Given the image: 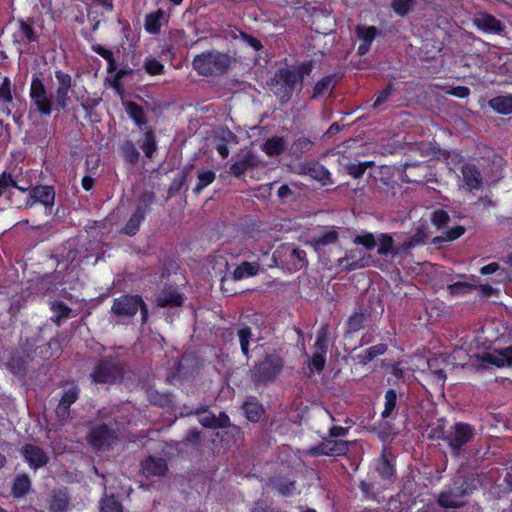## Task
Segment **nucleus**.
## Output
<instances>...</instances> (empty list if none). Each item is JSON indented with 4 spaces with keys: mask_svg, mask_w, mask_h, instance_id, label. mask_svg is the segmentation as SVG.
Here are the masks:
<instances>
[{
    "mask_svg": "<svg viewBox=\"0 0 512 512\" xmlns=\"http://www.w3.org/2000/svg\"><path fill=\"white\" fill-rule=\"evenodd\" d=\"M367 168L366 163H350L346 166L347 172L354 178H360Z\"/></svg>",
    "mask_w": 512,
    "mask_h": 512,
    "instance_id": "5fc2aeb1",
    "label": "nucleus"
},
{
    "mask_svg": "<svg viewBox=\"0 0 512 512\" xmlns=\"http://www.w3.org/2000/svg\"><path fill=\"white\" fill-rule=\"evenodd\" d=\"M29 97L31 101L30 115L37 112L42 116H50L53 111V95L48 92L40 77L34 75L31 80Z\"/></svg>",
    "mask_w": 512,
    "mask_h": 512,
    "instance_id": "f03ea898",
    "label": "nucleus"
},
{
    "mask_svg": "<svg viewBox=\"0 0 512 512\" xmlns=\"http://www.w3.org/2000/svg\"><path fill=\"white\" fill-rule=\"evenodd\" d=\"M386 351V346L384 344H377L375 346L369 347L365 349L358 355L359 362L362 364H367L372 361L375 357L384 354Z\"/></svg>",
    "mask_w": 512,
    "mask_h": 512,
    "instance_id": "7c9ffc66",
    "label": "nucleus"
},
{
    "mask_svg": "<svg viewBox=\"0 0 512 512\" xmlns=\"http://www.w3.org/2000/svg\"><path fill=\"white\" fill-rule=\"evenodd\" d=\"M357 245L364 246L367 250H372L377 245V239L372 233H363L355 237L354 241Z\"/></svg>",
    "mask_w": 512,
    "mask_h": 512,
    "instance_id": "a18cd8bd",
    "label": "nucleus"
},
{
    "mask_svg": "<svg viewBox=\"0 0 512 512\" xmlns=\"http://www.w3.org/2000/svg\"><path fill=\"white\" fill-rule=\"evenodd\" d=\"M30 489V480L27 476L21 475L15 479L12 493L15 497H22Z\"/></svg>",
    "mask_w": 512,
    "mask_h": 512,
    "instance_id": "c9c22d12",
    "label": "nucleus"
},
{
    "mask_svg": "<svg viewBox=\"0 0 512 512\" xmlns=\"http://www.w3.org/2000/svg\"><path fill=\"white\" fill-rule=\"evenodd\" d=\"M467 494V490H449L439 495L438 503L443 508H457L463 504L462 497Z\"/></svg>",
    "mask_w": 512,
    "mask_h": 512,
    "instance_id": "aec40b11",
    "label": "nucleus"
},
{
    "mask_svg": "<svg viewBox=\"0 0 512 512\" xmlns=\"http://www.w3.org/2000/svg\"><path fill=\"white\" fill-rule=\"evenodd\" d=\"M414 0H393L392 8L400 16L406 15L413 6Z\"/></svg>",
    "mask_w": 512,
    "mask_h": 512,
    "instance_id": "603ef678",
    "label": "nucleus"
},
{
    "mask_svg": "<svg viewBox=\"0 0 512 512\" xmlns=\"http://www.w3.org/2000/svg\"><path fill=\"white\" fill-rule=\"evenodd\" d=\"M21 453L32 468H39L47 463V456L37 446L27 444L22 447Z\"/></svg>",
    "mask_w": 512,
    "mask_h": 512,
    "instance_id": "f3484780",
    "label": "nucleus"
},
{
    "mask_svg": "<svg viewBox=\"0 0 512 512\" xmlns=\"http://www.w3.org/2000/svg\"><path fill=\"white\" fill-rule=\"evenodd\" d=\"M12 101L11 81L5 77L0 86V113L10 115Z\"/></svg>",
    "mask_w": 512,
    "mask_h": 512,
    "instance_id": "b1692460",
    "label": "nucleus"
},
{
    "mask_svg": "<svg viewBox=\"0 0 512 512\" xmlns=\"http://www.w3.org/2000/svg\"><path fill=\"white\" fill-rule=\"evenodd\" d=\"M377 471L379 472V474L384 477V478H389L393 475L394 471H393V467L390 465V463L385 460V459H382L378 466H377Z\"/></svg>",
    "mask_w": 512,
    "mask_h": 512,
    "instance_id": "4d7b16f0",
    "label": "nucleus"
},
{
    "mask_svg": "<svg viewBox=\"0 0 512 512\" xmlns=\"http://www.w3.org/2000/svg\"><path fill=\"white\" fill-rule=\"evenodd\" d=\"M311 71V63H304L297 69L292 70L280 69L274 77L273 92L281 99H289L296 85L301 83L304 76L310 74Z\"/></svg>",
    "mask_w": 512,
    "mask_h": 512,
    "instance_id": "f257e3e1",
    "label": "nucleus"
},
{
    "mask_svg": "<svg viewBox=\"0 0 512 512\" xmlns=\"http://www.w3.org/2000/svg\"><path fill=\"white\" fill-rule=\"evenodd\" d=\"M16 186V181L11 177V175L3 173L0 176V196L7 195L9 197L11 195V189Z\"/></svg>",
    "mask_w": 512,
    "mask_h": 512,
    "instance_id": "09e8293b",
    "label": "nucleus"
},
{
    "mask_svg": "<svg viewBox=\"0 0 512 512\" xmlns=\"http://www.w3.org/2000/svg\"><path fill=\"white\" fill-rule=\"evenodd\" d=\"M350 442L338 439H328L320 443L318 452L327 456L344 455L349 450Z\"/></svg>",
    "mask_w": 512,
    "mask_h": 512,
    "instance_id": "dca6fc26",
    "label": "nucleus"
},
{
    "mask_svg": "<svg viewBox=\"0 0 512 512\" xmlns=\"http://www.w3.org/2000/svg\"><path fill=\"white\" fill-rule=\"evenodd\" d=\"M259 269L260 266L256 262H243L234 269L232 279L240 281L242 279L255 276L258 274Z\"/></svg>",
    "mask_w": 512,
    "mask_h": 512,
    "instance_id": "a878e982",
    "label": "nucleus"
},
{
    "mask_svg": "<svg viewBox=\"0 0 512 512\" xmlns=\"http://www.w3.org/2000/svg\"><path fill=\"white\" fill-rule=\"evenodd\" d=\"M489 106L499 114H512V95L494 97L489 101Z\"/></svg>",
    "mask_w": 512,
    "mask_h": 512,
    "instance_id": "bb28decb",
    "label": "nucleus"
},
{
    "mask_svg": "<svg viewBox=\"0 0 512 512\" xmlns=\"http://www.w3.org/2000/svg\"><path fill=\"white\" fill-rule=\"evenodd\" d=\"M397 395L395 390L389 389L385 394L384 410L382 412L383 418H388L396 406Z\"/></svg>",
    "mask_w": 512,
    "mask_h": 512,
    "instance_id": "37998d69",
    "label": "nucleus"
},
{
    "mask_svg": "<svg viewBox=\"0 0 512 512\" xmlns=\"http://www.w3.org/2000/svg\"><path fill=\"white\" fill-rule=\"evenodd\" d=\"M95 51L101 55L104 59L108 60L110 63H112L113 61V52L108 50V49H105L103 47H98L97 49H95Z\"/></svg>",
    "mask_w": 512,
    "mask_h": 512,
    "instance_id": "338daca9",
    "label": "nucleus"
},
{
    "mask_svg": "<svg viewBox=\"0 0 512 512\" xmlns=\"http://www.w3.org/2000/svg\"><path fill=\"white\" fill-rule=\"evenodd\" d=\"M122 104L126 113L138 126L144 125L146 123L142 107L131 101H123Z\"/></svg>",
    "mask_w": 512,
    "mask_h": 512,
    "instance_id": "c85d7f7f",
    "label": "nucleus"
},
{
    "mask_svg": "<svg viewBox=\"0 0 512 512\" xmlns=\"http://www.w3.org/2000/svg\"><path fill=\"white\" fill-rule=\"evenodd\" d=\"M272 485L283 496L293 495L296 491L295 483L290 480H274Z\"/></svg>",
    "mask_w": 512,
    "mask_h": 512,
    "instance_id": "4c0bfd02",
    "label": "nucleus"
},
{
    "mask_svg": "<svg viewBox=\"0 0 512 512\" xmlns=\"http://www.w3.org/2000/svg\"><path fill=\"white\" fill-rule=\"evenodd\" d=\"M144 211L142 208H138L131 216L129 221L127 222L126 226L124 227V233L127 235H134L137 230L139 229V226L141 222L144 220Z\"/></svg>",
    "mask_w": 512,
    "mask_h": 512,
    "instance_id": "2f4dec72",
    "label": "nucleus"
},
{
    "mask_svg": "<svg viewBox=\"0 0 512 512\" xmlns=\"http://www.w3.org/2000/svg\"><path fill=\"white\" fill-rule=\"evenodd\" d=\"M140 310L142 320L145 321L148 316L146 306L139 296L125 295L114 300L111 307L112 315L117 322L124 323L133 317Z\"/></svg>",
    "mask_w": 512,
    "mask_h": 512,
    "instance_id": "20e7f679",
    "label": "nucleus"
},
{
    "mask_svg": "<svg viewBox=\"0 0 512 512\" xmlns=\"http://www.w3.org/2000/svg\"><path fill=\"white\" fill-rule=\"evenodd\" d=\"M141 148L147 157L152 156V154L154 153V151L156 149L155 141H154L152 134H150V133L145 134Z\"/></svg>",
    "mask_w": 512,
    "mask_h": 512,
    "instance_id": "864d4df0",
    "label": "nucleus"
},
{
    "mask_svg": "<svg viewBox=\"0 0 512 512\" xmlns=\"http://www.w3.org/2000/svg\"><path fill=\"white\" fill-rule=\"evenodd\" d=\"M333 79L330 76H326L318 81L314 87L313 97H318L329 91L332 87Z\"/></svg>",
    "mask_w": 512,
    "mask_h": 512,
    "instance_id": "3c124183",
    "label": "nucleus"
},
{
    "mask_svg": "<svg viewBox=\"0 0 512 512\" xmlns=\"http://www.w3.org/2000/svg\"><path fill=\"white\" fill-rule=\"evenodd\" d=\"M356 34L361 44L358 47V54H366L370 46L377 35V29L374 26H358L356 28Z\"/></svg>",
    "mask_w": 512,
    "mask_h": 512,
    "instance_id": "a211bd4d",
    "label": "nucleus"
},
{
    "mask_svg": "<svg viewBox=\"0 0 512 512\" xmlns=\"http://www.w3.org/2000/svg\"><path fill=\"white\" fill-rule=\"evenodd\" d=\"M464 232H465L464 227L457 226V227L452 228L446 232L445 239L448 241L455 240V239L459 238L460 236H462L464 234Z\"/></svg>",
    "mask_w": 512,
    "mask_h": 512,
    "instance_id": "052dcab7",
    "label": "nucleus"
},
{
    "mask_svg": "<svg viewBox=\"0 0 512 512\" xmlns=\"http://www.w3.org/2000/svg\"><path fill=\"white\" fill-rule=\"evenodd\" d=\"M116 435L106 425H101L94 428L89 436L91 445L95 449H101L110 446L115 440Z\"/></svg>",
    "mask_w": 512,
    "mask_h": 512,
    "instance_id": "f8f14e48",
    "label": "nucleus"
},
{
    "mask_svg": "<svg viewBox=\"0 0 512 512\" xmlns=\"http://www.w3.org/2000/svg\"><path fill=\"white\" fill-rule=\"evenodd\" d=\"M291 190L288 185H281L278 189V196L280 198H286L291 195Z\"/></svg>",
    "mask_w": 512,
    "mask_h": 512,
    "instance_id": "774afa93",
    "label": "nucleus"
},
{
    "mask_svg": "<svg viewBox=\"0 0 512 512\" xmlns=\"http://www.w3.org/2000/svg\"><path fill=\"white\" fill-rule=\"evenodd\" d=\"M167 21L166 13L159 9L146 16L145 28L150 34H158L161 26Z\"/></svg>",
    "mask_w": 512,
    "mask_h": 512,
    "instance_id": "393cba45",
    "label": "nucleus"
},
{
    "mask_svg": "<svg viewBox=\"0 0 512 512\" xmlns=\"http://www.w3.org/2000/svg\"><path fill=\"white\" fill-rule=\"evenodd\" d=\"M474 435L473 428L467 423H456L445 434L444 439L453 450L467 444Z\"/></svg>",
    "mask_w": 512,
    "mask_h": 512,
    "instance_id": "6e6552de",
    "label": "nucleus"
},
{
    "mask_svg": "<svg viewBox=\"0 0 512 512\" xmlns=\"http://www.w3.org/2000/svg\"><path fill=\"white\" fill-rule=\"evenodd\" d=\"M280 253L287 257L289 270L297 271L307 265L306 253L301 249L285 246Z\"/></svg>",
    "mask_w": 512,
    "mask_h": 512,
    "instance_id": "2eb2a0df",
    "label": "nucleus"
},
{
    "mask_svg": "<svg viewBox=\"0 0 512 512\" xmlns=\"http://www.w3.org/2000/svg\"><path fill=\"white\" fill-rule=\"evenodd\" d=\"M482 359L499 368L510 367L512 366V347L487 352Z\"/></svg>",
    "mask_w": 512,
    "mask_h": 512,
    "instance_id": "ddd939ff",
    "label": "nucleus"
},
{
    "mask_svg": "<svg viewBox=\"0 0 512 512\" xmlns=\"http://www.w3.org/2000/svg\"><path fill=\"white\" fill-rule=\"evenodd\" d=\"M473 22L478 29L484 32L500 33L503 31V25L501 21L488 13H477L473 18Z\"/></svg>",
    "mask_w": 512,
    "mask_h": 512,
    "instance_id": "4468645a",
    "label": "nucleus"
},
{
    "mask_svg": "<svg viewBox=\"0 0 512 512\" xmlns=\"http://www.w3.org/2000/svg\"><path fill=\"white\" fill-rule=\"evenodd\" d=\"M378 244V254L379 255H386L393 250V238L389 234H381L379 238L377 239Z\"/></svg>",
    "mask_w": 512,
    "mask_h": 512,
    "instance_id": "ea45409f",
    "label": "nucleus"
},
{
    "mask_svg": "<svg viewBox=\"0 0 512 512\" xmlns=\"http://www.w3.org/2000/svg\"><path fill=\"white\" fill-rule=\"evenodd\" d=\"M354 252H355L354 250H351L345 256V258H343L341 260L340 264L345 266V267H347L350 270L364 267L367 264V259L361 258V259H358V260H354V257H355Z\"/></svg>",
    "mask_w": 512,
    "mask_h": 512,
    "instance_id": "79ce46f5",
    "label": "nucleus"
},
{
    "mask_svg": "<svg viewBox=\"0 0 512 512\" xmlns=\"http://www.w3.org/2000/svg\"><path fill=\"white\" fill-rule=\"evenodd\" d=\"M293 172L299 175H308L322 185L332 184L330 172L317 162L300 163L293 168Z\"/></svg>",
    "mask_w": 512,
    "mask_h": 512,
    "instance_id": "1a4fd4ad",
    "label": "nucleus"
},
{
    "mask_svg": "<svg viewBox=\"0 0 512 512\" xmlns=\"http://www.w3.org/2000/svg\"><path fill=\"white\" fill-rule=\"evenodd\" d=\"M215 173L212 170H200L197 173V185L194 189L195 193H200L205 187L215 180Z\"/></svg>",
    "mask_w": 512,
    "mask_h": 512,
    "instance_id": "72a5a7b5",
    "label": "nucleus"
},
{
    "mask_svg": "<svg viewBox=\"0 0 512 512\" xmlns=\"http://www.w3.org/2000/svg\"><path fill=\"white\" fill-rule=\"evenodd\" d=\"M29 199L26 205L32 207L36 203H41L46 207H51L54 204L55 192L50 186H37L30 190Z\"/></svg>",
    "mask_w": 512,
    "mask_h": 512,
    "instance_id": "9b49d317",
    "label": "nucleus"
},
{
    "mask_svg": "<svg viewBox=\"0 0 512 512\" xmlns=\"http://www.w3.org/2000/svg\"><path fill=\"white\" fill-rule=\"evenodd\" d=\"M227 421V416H224L223 420H219L214 415H211L210 413L207 412H204L199 418V422L206 427L223 426Z\"/></svg>",
    "mask_w": 512,
    "mask_h": 512,
    "instance_id": "8fccbe9b",
    "label": "nucleus"
},
{
    "mask_svg": "<svg viewBox=\"0 0 512 512\" xmlns=\"http://www.w3.org/2000/svg\"><path fill=\"white\" fill-rule=\"evenodd\" d=\"M251 163V157L245 156L244 158L236 161L234 164L230 167V172L235 176L242 175L250 166Z\"/></svg>",
    "mask_w": 512,
    "mask_h": 512,
    "instance_id": "de8ad7c7",
    "label": "nucleus"
},
{
    "mask_svg": "<svg viewBox=\"0 0 512 512\" xmlns=\"http://www.w3.org/2000/svg\"><path fill=\"white\" fill-rule=\"evenodd\" d=\"M79 390L76 387L69 388L64 392L58 406L56 413L60 419H65L69 414V407L78 399Z\"/></svg>",
    "mask_w": 512,
    "mask_h": 512,
    "instance_id": "412c9836",
    "label": "nucleus"
},
{
    "mask_svg": "<svg viewBox=\"0 0 512 512\" xmlns=\"http://www.w3.org/2000/svg\"><path fill=\"white\" fill-rule=\"evenodd\" d=\"M471 289V286L466 283H454L448 286V291L451 295H458L465 293Z\"/></svg>",
    "mask_w": 512,
    "mask_h": 512,
    "instance_id": "bf43d9fd",
    "label": "nucleus"
},
{
    "mask_svg": "<svg viewBox=\"0 0 512 512\" xmlns=\"http://www.w3.org/2000/svg\"><path fill=\"white\" fill-rule=\"evenodd\" d=\"M431 219L434 225L441 227L447 223L449 216L444 210H436L432 213Z\"/></svg>",
    "mask_w": 512,
    "mask_h": 512,
    "instance_id": "6e6d98bb",
    "label": "nucleus"
},
{
    "mask_svg": "<svg viewBox=\"0 0 512 512\" xmlns=\"http://www.w3.org/2000/svg\"><path fill=\"white\" fill-rule=\"evenodd\" d=\"M15 39L21 43L32 42L36 40V34L29 24L24 21H20L19 30L15 34Z\"/></svg>",
    "mask_w": 512,
    "mask_h": 512,
    "instance_id": "c756f323",
    "label": "nucleus"
},
{
    "mask_svg": "<svg viewBox=\"0 0 512 512\" xmlns=\"http://www.w3.org/2000/svg\"><path fill=\"white\" fill-rule=\"evenodd\" d=\"M142 471L146 476H162L167 471V464L162 458L148 457L142 463Z\"/></svg>",
    "mask_w": 512,
    "mask_h": 512,
    "instance_id": "4be33fe9",
    "label": "nucleus"
},
{
    "mask_svg": "<svg viewBox=\"0 0 512 512\" xmlns=\"http://www.w3.org/2000/svg\"><path fill=\"white\" fill-rule=\"evenodd\" d=\"M238 338L240 342L241 351L245 356H248L249 343L252 339V331L250 328L245 327L238 330Z\"/></svg>",
    "mask_w": 512,
    "mask_h": 512,
    "instance_id": "c03bdc74",
    "label": "nucleus"
},
{
    "mask_svg": "<svg viewBox=\"0 0 512 512\" xmlns=\"http://www.w3.org/2000/svg\"><path fill=\"white\" fill-rule=\"evenodd\" d=\"M428 372L430 373L433 381L439 386H443L446 380L445 373V360L442 357L430 358L427 361Z\"/></svg>",
    "mask_w": 512,
    "mask_h": 512,
    "instance_id": "6ab92c4d",
    "label": "nucleus"
},
{
    "mask_svg": "<svg viewBox=\"0 0 512 512\" xmlns=\"http://www.w3.org/2000/svg\"><path fill=\"white\" fill-rule=\"evenodd\" d=\"M122 371V366L118 360H103L94 368L91 378L95 383H114L122 376Z\"/></svg>",
    "mask_w": 512,
    "mask_h": 512,
    "instance_id": "0eeeda50",
    "label": "nucleus"
},
{
    "mask_svg": "<svg viewBox=\"0 0 512 512\" xmlns=\"http://www.w3.org/2000/svg\"><path fill=\"white\" fill-rule=\"evenodd\" d=\"M246 417L250 421H258L262 414V408L257 402L247 401L243 406Z\"/></svg>",
    "mask_w": 512,
    "mask_h": 512,
    "instance_id": "58836bf2",
    "label": "nucleus"
},
{
    "mask_svg": "<svg viewBox=\"0 0 512 512\" xmlns=\"http://www.w3.org/2000/svg\"><path fill=\"white\" fill-rule=\"evenodd\" d=\"M51 309L54 312L52 320L58 324L62 319L68 318L71 312V309L62 302H53L51 305Z\"/></svg>",
    "mask_w": 512,
    "mask_h": 512,
    "instance_id": "a19ab883",
    "label": "nucleus"
},
{
    "mask_svg": "<svg viewBox=\"0 0 512 512\" xmlns=\"http://www.w3.org/2000/svg\"><path fill=\"white\" fill-rule=\"evenodd\" d=\"M312 147V142L307 138H300L293 144L295 153H304Z\"/></svg>",
    "mask_w": 512,
    "mask_h": 512,
    "instance_id": "13d9d810",
    "label": "nucleus"
},
{
    "mask_svg": "<svg viewBox=\"0 0 512 512\" xmlns=\"http://www.w3.org/2000/svg\"><path fill=\"white\" fill-rule=\"evenodd\" d=\"M338 240V233L336 230H329L326 233L320 235L319 237L315 238L313 240V246L316 250L320 249L321 247L333 244Z\"/></svg>",
    "mask_w": 512,
    "mask_h": 512,
    "instance_id": "e433bc0d",
    "label": "nucleus"
},
{
    "mask_svg": "<svg viewBox=\"0 0 512 512\" xmlns=\"http://www.w3.org/2000/svg\"><path fill=\"white\" fill-rule=\"evenodd\" d=\"M348 433V429L342 426H333L329 430V434L333 438L344 437Z\"/></svg>",
    "mask_w": 512,
    "mask_h": 512,
    "instance_id": "0e129e2a",
    "label": "nucleus"
},
{
    "mask_svg": "<svg viewBox=\"0 0 512 512\" xmlns=\"http://www.w3.org/2000/svg\"><path fill=\"white\" fill-rule=\"evenodd\" d=\"M391 93H392L391 86H388L386 89L381 91L374 102V107H379L381 104H383L389 98Z\"/></svg>",
    "mask_w": 512,
    "mask_h": 512,
    "instance_id": "680f3d73",
    "label": "nucleus"
},
{
    "mask_svg": "<svg viewBox=\"0 0 512 512\" xmlns=\"http://www.w3.org/2000/svg\"><path fill=\"white\" fill-rule=\"evenodd\" d=\"M363 323V316L360 314H355L349 319V328L351 330H358L361 328Z\"/></svg>",
    "mask_w": 512,
    "mask_h": 512,
    "instance_id": "e2e57ef3",
    "label": "nucleus"
},
{
    "mask_svg": "<svg viewBox=\"0 0 512 512\" xmlns=\"http://www.w3.org/2000/svg\"><path fill=\"white\" fill-rule=\"evenodd\" d=\"M183 303L181 294L175 291H170L157 298V305L164 307L167 305L180 306Z\"/></svg>",
    "mask_w": 512,
    "mask_h": 512,
    "instance_id": "f704fd0d",
    "label": "nucleus"
},
{
    "mask_svg": "<svg viewBox=\"0 0 512 512\" xmlns=\"http://www.w3.org/2000/svg\"><path fill=\"white\" fill-rule=\"evenodd\" d=\"M229 65L230 57L218 51L202 53L193 60L194 69L205 76L223 73Z\"/></svg>",
    "mask_w": 512,
    "mask_h": 512,
    "instance_id": "7ed1b4c3",
    "label": "nucleus"
},
{
    "mask_svg": "<svg viewBox=\"0 0 512 512\" xmlns=\"http://www.w3.org/2000/svg\"><path fill=\"white\" fill-rule=\"evenodd\" d=\"M144 68L151 75H160L164 71L163 64L155 58L148 57L145 59Z\"/></svg>",
    "mask_w": 512,
    "mask_h": 512,
    "instance_id": "49530a36",
    "label": "nucleus"
},
{
    "mask_svg": "<svg viewBox=\"0 0 512 512\" xmlns=\"http://www.w3.org/2000/svg\"><path fill=\"white\" fill-rule=\"evenodd\" d=\"M283 367L282 359L276 355H267L252 371L253 380L256 383H265L273 380Z\"/></svg>",
    "mask_w": 512,
    "mask_h": 512,
    "instance_id": "39448f33",
    "label": "nucleus"
},
{
    "mask_svg": "<svg viewBox=\"0 0 512 512\" xmlns=\"http://www.w3.org/2000/svg\"><path fill=\"white\" fill-rule=\"evenodd\" d=\"M328 330L327 327H321L316 334L313 356L309 362L310 370L320 372L325 365L326 343Z\"/></svg>",
    "mask_w": 512,
    "mask_h": 512,
    "instance_id": "9d476101",
    "label": "nucleus"
},
{
    "mask_svg": "<svg viewBox=\"0 0 512 512\" xmlns=\"http://www.w3.org/2000/svg\"><path fill=\"white\" fill-rule=\"evenodd\" d=\"M287 147V140L283 137L274 136L268 138L264 145L263 150L269 156H277L281 154Z\"/></svg>",
    "mask_w": 512,
    "mask_h": 512,
    "instance_id": "cd10ccee",
    "label": "nucleus"
},
{
    "mask_svg": "<svg viewBox=\"0 0 512 512\" xmlns=\"http://www.w3.org/2000/svg\"><path fill=\"white\" fill-rule=\"evenodd\" d=\"M499 269V265L495 262L489 263L481 268L480 272L483 275H490L495 273Z\"/></svg>",
    "mask_w": 512,
    "mask_h": 512,
    "instance_id": "69168bd1",
    "label": "nucleus"
},
{
    "mask_svg": "<svg viewBox=\"0 0 512 512\" xmlns=\"http://www.w3.org/2000/svg\"><path fill=\"white\" fill-rule=\"evenodd\" d=\"M57 86L53 96L55 109L65 110L72 102L70 94L73 92L72 77L61 70L55 72Z\"/></svg>",
    "mask_w": 512,
    "mask_h": 512,
    "instance_id": "423d86ee",
    "label": "nucleus"
},
{
    "mask_svg": "<svg viewBox=\"0 0 512 512\" xmlns=\"http://www.w3.org/2000/svg\"><path fill=\"white\" fill-rule=\"evenodd\" d=\"M462 175L468 190L479 189L482 183L479 170L472 164L462 166Z\"/></svg>",
    "mask_w": 512,
    "mask_h": 512,
    "instance_id": "5701e85b",
    "label": "nucleus"
},
{
    "mask_svg": "<svg viewBox=\"0 0 512 512\" xmlns=\"http://www.w3.org/2000/svg\"><path fill=\"white\" fill-rule=\"evenodd\" d=\"M50 510L52 512H64L68 507V496L65 492L55 493L50 501Z\"/></svg>",
    "mask_w": 512,
    "mask_h": 512,
    "instance_id": "473e14b6",
    "label": "nucleus"
}]
</instances>
